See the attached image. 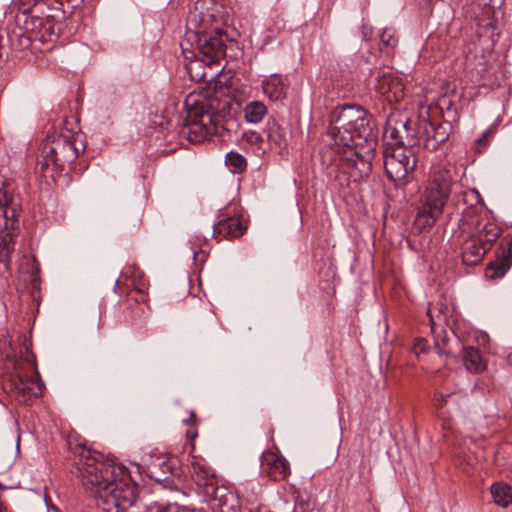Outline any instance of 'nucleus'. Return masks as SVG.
Returning a JSON list of instances; mask_svg holds the SVG:
<instances>
[{"label":"nucleus","mask_w":512,"mask_h":512,"mask_svg":"<svg viewBox=\"0 0 512 512\" xmlns=\"http://www.w3.org/2000/svg\"><path fill=\"white\" fill-rule=\"evenodd\" d=\"M74 454L79 457L74 473L98 507L103 512H128L136 499L128 469L85 445L76 447Z\"/></svg>","instance_id":"obj_1"},{"label":"nucleus","mask_w":512,"mask_h":512,"mask_svg":"<svg viewBox=\"0 0 512 512\" xmlns=\"http://www.w3.org/2000/svg\"><path fill=\"white\" fill-rule=\"evenodd\" d=\"M187 22L194 38V54L199 62L209 66L223 59L229 38L212 0L196 1Z\"/></svg>","instance_id":"obj_2"},{"label":"nucleus","mask_w":512,"mask_h":512,"mask_svg":"<svg viewBox=\"0 0 512 512\" xmlns=\"http://www.w3.org/2000/svg\"><path fill=\"white\" fill-rule=\"evenodd\" d=\"M328 134L335 145L353 148L364 144L375 147L378 132L373 117L366 110L347 105L333 111Z\"/></svg>","instance_id":"obj_3"},{"label":"nucleus","mask_w":512,"mask_h":512,"mask_svg":"<svg viewBox=\"0 0 512 512\" xmlns=\"http://www.w3.org/2000/svg\"><path fill=\"white\" fill-rule=\"evenodd\" d=\"M79 135L71 131L57 136H47L39 147L35 166V174L43 178H54V175L71 165L84 151L82 141L77 145Z\"/></svg>","instance_id":"obj_4"},{"label":"nucleus","mask_w":512,"mask_h":512,"mask_svg":"<svg viewBox=\"0 0 512 512\" xmlns=\"http://www.w3.org/2000/svg\"><path fill=\"white\" fill-rule=\"evenodd\" d=\"M452 175L447 169H438L422 196L415 224L421 230L432 227L443 214L452 191Z\"/></svg>","instance_id":"obj_5"},{"label":"nucleus","mask_w":512,"mask_h":512,"mask_svg":"<svg viewBox=\"0 0 512 512\" xmlns=\"http://www.w3.org/2000/svg\"><path fill=\"white\" fill-rule=\"evenodd\" d=\"M186 129L190 141L201 142L208 136H222L226 130L224 116L217 112L212 101L204 99L195 103L187 114Z\"/></svg>","instance_id":"obj_6"},{"label":"nucleus","mask_w":512,"mask_h":512,"mask_svg":"<svg viewBox=\"0 0 512 512\" xmlns=\"http://www.w3.org/2000/svg\"><path fill=\"white\" fill-rule=\"evenodd\" d=\"M20 211L18 195L9 184L0 187V263L10 260L14 249L13 237Z\"/></svg>","instance_id":"obj_7"},{"label":"nucleus","mask_w":512,"mask_h":512,"mask_svg":"<svg viewBox=\"0 0 512 512\" xmlns=\"http://www.w3.org/2000/svg\"><path fill=\"white\" fill-rule=\"evenodd\" d=\"M418 153L403 147L386 145L383 151L384 168L389 180L397 185H404L411 181L415 170Z\"/></svg>","instance_id":"obj_8"},{"label":"nucleus","mask_w":512,"mask_h":512,"mask_svg":"<svg viewBox=\"0 0 512 512\" xmlns=\"http://www.w3.org/2000/svg\"><path fill=\"white\" fill-rule=\"evenodd\" d=\"M384 136L386 145L403 147L415 153L420 150L419 128L405 114L392 113L388 117Z\"/></svg>","instance_id":"obj_9"},{"label":"nucleus","mask_w":512,"mask_h":512,"mask_svg":"<svg viewBox=\"0 0 512 512\" xmlns=\"http://www.w3.org/2000/svg\"><path fill=\"white\" fill-rule=\"evenodd\" d=\"M38 2L30 0L23 2L19 0V10L15 16L16 24L27 33L41 34L44 37L51 33L52 20L49 16L42 17L37 14Z\"/></svg>","instance_id":"obj_10"},{"label":"nucleus","mask_w":512,"mask_h":512,"mask_svg":"<svg viewBox=\"0 0 512 512\" xmlns=\"http://www.w3.org/2000/svg\"><path fill=\"white\" fill-rule=\"evenodd\" d=\"M418 128L424 148L428 151H436L448 140L452 125L448 121L437 122L432 117H425L424 111L420 110Z\"/></svg>","instance_id":"obj_11"},{"label":"nucleus","mask_w":512,"mask_h":512,"mask_svg":"<svg viewBox=\"0 0 512 512\" xmlns=\"http://www.w3.org/2000/svg\"><path fill=\"white\" fill-rule=\"evenodd\" d=\"M358 147L347 148L345 155L340 159V169L348 173L355 180L367 176L371 171V160L374 157L375 147H366L363 153L357 150Z\"/></svg>","instance_id":"obj_12"},{"label":"nucleus","mask_w":512,"mask_h":512,"mask_svg":"<svg viewBox=\"0 0 512 512\" xmlns=\"http://www.w3.org/2000/svg\"><path fill=\"white\" fill-rule=\"evenodd\" d=\"M456 98L457 96L454 92L445 93L437 99L435 104L422 106L420 110H423L427 117H433L436 113H439L444 121L451 123L458 116Z\"/></svg>","instance_id":"obj_13"},{"label":"nucleus","mask_w":512,"mask_h":512,"mask_svg":"<svg viewBox=\"0 0 512 512\" xmlns=\"http://www.w3.org/2000/svg\"><path fill=\"white\" fill-rule=\"evenodd\" d=\"M262 470L273 481H282L290 474L287 460L272 451L262 455Z\"/></svg>","instance_id":"obj_14"},{"label":"nucleus","mask_w":512,"mask_h":512,"mask_svg":"<svg viewBox=\"0 0 512 512\" xmlns=\"http://www.w3.org/2000/svg\"><path fill=\"white\" fill-rule=\"evenodd\" d=\"M247 229L240 216H225L214 225V235L231 240L242 236Z\"/></svg>","instance_id":"obj_15"},{"label":"nucleus","mask_w":512,"mask_h":512,"mask_svg":"<svg viewBox=\"0 0 512 512\" xmlns=\"http://www.w3.org/2000/svg\"><path fill=\"white\" fill-rule=\"evenodd\" d=\"M512 266V238L507 241V247H502L501 253L496 261L491 262L485 269V276L488 279L496 280L502 278Z\"/></svg>","instance_id":"obj_16"},{"label":"nucleus","mask_w":512,"mask_h":512,"mask_svg":"<svg viewBox=\"0 0 512 512\" xmlns=\"http://www.w3.org/2000/svg\"><path fill=\"white\" fill-rule=\"evenodd\" d=\"M190 466L191 477L199 487L214 486L216 483V475L205 459L193 457Z\"/></svg>","instance_id":"obj_17"},{"label":"nucleus","mask_w":512,"mask_h":512,"mask_svg":"<svg viewBox=\"0 0 512 512\" xmlns=\"http://www.w3.org/2000/svg\"><path fill=\"white\" fill-rule=\"evenodd\" d=\"M43 387L44 383L39 379V375L36 370L35 378L24 379L22 376H19L18 381L15 382V392L21 402H28L32 398L41 396Z\"/></svg>","instance_id":"obj_18"},{"label":"nucleus","mask_w":512,"mask_h":512,"mask_svg":"<svg viewBox=\"0 0 512 512\" xmlns=\"http://www.w3.org/2000/svg\"><path fill=\"white\" fill-rule=\"evenodd\" d=\"M488 250H490L489 247H486L476 236L471 237L463 245V263L466 265L478 264Z\"/></svg>","instance_id":"obj_19"},{"label":"nucleus","mask_w":512,"mask_h":512,"mask_svg":"<svg viewBox=\"0 0 512 512\" xmlns=\"http://www.w3.org/2000/svg\"><path fill=\"white\" fill-rule=\"evenodd\" d=\"M462 361L465 369L470 373L479 374L487 368L480 350L473 346L462 347Z\"/></svg>","instance_id":"obj_20"},{"label":"nucleus","mask_w":512,"mask_h":512,"mask_svg":"<svg viewBox=\"0 0 512 512\" xmlns=\"http://www.w3.org/2000/svg\"><path fill=\"white\" fill-rule=\"evenodd\" d=\"M263 92L271 100L283 99L286 95V84L281 75H271L263 81Z\"/></svg>","instance_id":"obj_21"},{"label":"nucleus","mask_w":512,"mask_h":512,"mask_svg":"<svg viewBox=\"0 0 512 512\" xmlns=\"http://www.w3.org/2000/svg\"><path fill=\"white\" fill-rule=\"evenodd\" d=\"M399 86L397 78L390 67L383 68L377 72L375 89L381 95H387Z\"/></svg>","instance_id":"obj_22"},{"label":"nucleus","mask_w":512,"mask_h":512,"mask_svg":"<svg viewBox=\"0 0 512 512\" xmlns=\"http://www.w3.org/2000/svg\"><path fill=\"white\" fill-rule=\"evenodd\" d=\"M265 133L268 140L277 148L286 146V133L276 120L272 119L266 123Z\"/></svg>","instance_id":"obj_23"},{"label":"nucleus","mask_w":512,"mask_h":512,"mask_svg":"<svg viewBox=\"0 0 512 512\" xmlns=\"http://www.w3.org/2000/svg\"><path fill=\"white\" fill-rule=\"evenodd\" d=\"M501 235V228L493 223L487 222L482 228L478 230L477 238L486 246L491 248L493 242H495Z\"/></svg>","instance_id":"obj_24"},{"label":"nucleus","mask_w":512,"mask_h":512,"mask_svg":"<svg viewBox=\"0 0 512 512\" xmlns=\"http://www.w3.org/2000/svg\"><path fill=\"white\" fill-rule=\"evenodd\" d=\"M245 119L249 123H259L267 114V107L260 101L249 102L244 109Z\"/></svg>","instance_id":"obj_25"},{"label":"nucleus","mask_w":512,"mask_h":512,"mask_svg":"<svg viewBox=\"0 0 512 512\" xmlns=\"http://www.w3.org/2000/svg\"><path fill=\"white\" fill-rule=\"evenodd\" d=\"M491 494L496 504L507 507L512 503V489L510 486L495 483L491 486Z\"/></svg>","instance_id":"obj_26"},{"label":"nucleus","mask_w":512,"mask_h":512,"mask_svg":"<svg viewBox=\"0 0 512 512\" xmlns=\"http://www.w3.org/2000/svg\"><path fill=\"white\" fill-rule=\"evenodd\" d=\"M495 10L492 6H487L483 9L481 16H477V22L480 28H482L485 32L495 30V21H494Z\"/></svg>","instance_id":"obj_27"},{"label":"nucleus","mask_w":512,"mask_h":512,"mask_svg":"<svg viewBox=\"0 0 512 512\" xmlns=\"http://www.w3.org/2000/svg\"><path fill=\"white\" fill-rule=\"evenodd\" d=\"M226 164L231 167L235 173H241L247 168L246 158L237 152L227 153Z\"/></svg>","instance_id":"obj_28"},{"label":"nucleus","mask_w":512,"mask_h":512,"mask_svg":"<svg viewBox=\"0 0 512 512\" xmlns=\"http://www.w3.org/2000/svg\"><path fill=\"white\" fill-rule=\"evenodd\" d=\"M381 49H394L397 46L398 38L396 37V32L392 28H386L383 30L381 36Z\"/></svg>","instance_id":"obj_29"},{"label":"nucleus","mask_w":512,"mask_h":512,"mask_svg":"<svg viewBox=\"0 0 512 512\" xmlns=\"http://www.w3.org/2000/svg\"><path fill=\"white\" fill-rule=\"evenodd\" d=\"M128 301L146 304L148 301V295L143 288H136L128 294Z\"/></svg>","instance_id":"obj_30"},{"label":"nucleus","mask_w":512,"mask_h":512,"mask_svg":"<svg viewBox=\"0 0 512 512\" xmlns=\"http://www.w3.org/2000/svg\"><path fill=\"white\" fill-rule=\"evenodd\" d=\"M465 202H470L471 205L480 204L483 200L480 193L476 189H470L464 193Z\"/></svg>","instance_id":"obj_31"},{"label":"nucleus","mask_w":512,"mask_h":512,"mask_svg":"<svg viewBox=\"0 0 512 512\" xmlns=\"http://www.w3.org/2000/svg\"><path fill=\"white\" fill-rule=\"evenodd\" d=\"M90 325H91L92 330H94V331L100 330V328L102 326L100 311H94L92 313L91 319H90Z\"/></svg>","instance_id":"obj_32"},{"label":"nucleus","mask_w":512,"mask_h":512,"mask_svg":"<svg viewBox=\"0 0 512 512\" xmlns=\"http://www.w3.org/2000/svg\"><path fill=\"white\" fill-rule=\"evenodd\" d=\"M429 318H430V323H431V329L432 331H434L435 329V326H436V319L441 322L442 321V318L444 319V316H443V312L441 309H438V313L437 315L435 316L433 314V308H430L428 309V312H427Z\"/></svg>","instance_id":"obj_33"},{"label":"nucleus","mask_w":512,"mask_h":512,"mask_svg":"<svg viewBox=\"0 0 512 512\" xmlns=\"http://www.w3.org/2000/svg\"><path fill=\"white\" fill-rule=\"evenodd\" d=\"M247 141L252 144H259L263 141V139L258 133L252 132L247 134Z\"/></svg>","instance_id":"obj_34"},{"label":"nucleus","mask_w":512,"mask_h":512,"mask_svg":"<svg viewBox=\"0 0 512 512\" xmlns=\"http://www.w3.org/2000/svg\"><path fill=\"white\" fill-rule=\"evenodd\" d=\"M491 133H492V132H491V130H487V131H485V132L481 135V137H479V138L477 139V144H478V145H481V146H485V145H487V143L489 142V138H490V136H491Z\"/></svg>","instance_id":"obj_35"},{"label":"nucleus","mask_w":512,"mask_h":512,"mask_svg":"<svg viewBox=\"0 0 512 512\" xmlns=\"http://www.w3.org/2000/svg\"><path fill=\"white\" fill-rule=\"evenodd\" d=\"M414 350L416 353H424L426 351V340L419 339L414 345Z\"/></svg>","instance_id":"obj_36"},{"label":"nucleus","mask_w":512,"mask_h":512,"mask_svg":"<svg viewBox=\"0 0 512 512\" xmlns=\"http://www.w3.org/2000/svg\"><path fill=\"white\" fill-rule=\"evenodd\" d=\"M443 342H445V341L443 340ZM435 345L438 348L439 353H445V354H451L452 353L450 348H446V343H443V347H440L438 342H436Z\"/></svg>","instance_id":"obj_37"},{"label":"nucleus","mask_w":512,"mask_h":512,"mask_svg":"<svg viewBox=\"0 0 512 512\" xmlns=\"http://www.w3.org/2000/svg\"><path fill=\"white\" fill-rule=\"evenodd\" d=\"M187 436L191 437L192 439H194L196 436H197V433L196 432H193V434H191L189 431L187 432Z\"/></svg>","instance_id":"obj_38"},{"label":"nucleus","mask_w":512,"mask_h":512,"mask_svg":"<svg viewBox=\"0 0 512 512\" xmlns=\"http://www.w3.org/2000/svg\"><path fill=\"white\" fill-rule=\"evenodd\" d=\"M508 363L512 367V352L508 356Z\"/></svg>","instance_id":"obj_39"},{"label":"nucleus","mask_w":512,"mask_h":512,"mask_svg":"<svg viewBox=\"0 0 512 512\" xmlns=\"http://www.w3.org/2000/svg\"><path fill=\"white\" fill-rule=\"evenodd\" d=\"M445 402H446L445 396L441 395V400H440L439 405H443Z\"/></svg>","instance_id":"obj_40"},{"label":"nucleus","mask_w":512,"mask_h":512,"mask_svg":"<svg viewBox=\"0 0 512 512\" xmlns=\"http://www.w3.org/2000/svg\"><path fill=\"white\" fill-rule=\"evenodd\" d=\"M195 416H196V415H195V412L191 411V412H190V419H194V418H195Z\"/></svg>","instance_id":"obj_41"},{"label":"nucleus","mask_w":512,"mask_h":512,"mask_svg":"<svg viewBox=\"0 0 512 512\" xmlns=\"http://www.w3.org/2000/svg\"><path fill=\"white\" fill-rule=\"evenodd\" d=\"M0 512H3V503L0 501Z\"/></svg>","instance_id":"obj_42"}]
</instances>
